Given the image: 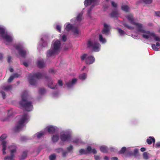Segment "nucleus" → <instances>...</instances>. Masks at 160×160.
Returning a JSON list of instances; mask_svg holds the SVG:
<instances>
[{"mask_svg":"<svg viewBox=\"0 0 160 160\" xmlns=\"http://www.w3.org/2000/svg\"><path fill=\"white\" fill-rule=\"evenodd\" d=\"M127 18L128 21L129 23L131 25H130L128 24L125 25L128 28L132 29L134 28H136L137 29L138 32L143 33L142 35L143 38L146 39L153 38L156 41H160V37L157 36L152 32L143 30L141 24L135 22L133 21V17L132 15H128L127 17Z\"/></svg>","mask_w":160,"mask_h":160,"instance_id":"f257e3e1","label":"nucleus"},{"mask_svg":"<svg viewBox=\"0 0 160 160\" xmlns=\"http://www.w3.org/2000/svg\"><path fill=\"white\" fill-rule=\"evenodd\" d=\"M28 92L25 91L22 95V100L19 102V104L22 108L29 112L32 110L33 106L31 101L27 100Z\"/></svg>","mask_w":160,"mask_h":160,"instance_id":"f03ea898","label":"nucleus"},{"mask_svg":"<svg viewBox=\"0 0 160 160\" xmlns=\"http://www.w3.org/2000/svg\"><path fill=\"white\" fill-rule=\"evenodd\" d=\"M45 78L49 79L50 77L45 73L38 72L35 73H30L28 76V80L30 84L34 85L36 84L37 80L40 79Z\"/></svg>","mask_w":160,"mask_h":160,"instance_id":"7ed1b4c3","label":"nucleus"},{"mask_svg":"<svg viewBox=\"0 0 160 160\" xmlns=\"http://www.w3.org/2000/svg\"><path fill=\"white\" fill-rule=\"evenodd\" d=\"M61 43L58 40L56 41L51 46L50 49L48 51L47 56L49 57L56 54H58L60 52Z\"/></svg>","mask_w":160,"mask_h":160,"instance_id":"20e7f679","label":"nucleus"},{"mask_svg":"<svg viewBox=\"0 0 160 160\" xmlns=\"http://www.w3.org/2000/svg\"><path fill=\"white\" fill-rule=\"evenodd\" d=\"M29 117L27 113H24L22 116L21 118L18 122L17 125L14 128L15 132H18L22 129L25 126V123L28 122Z\"/></svg>","mask_w":160,"mask_h":160,"instance_id":"39448f33","label":"nucleus"},{"mask_svg":"<svg viewBox=\"0 0 160 160\" xmlns=\"http://www.w3.org/2000/svg\"><path fill=\"white\" fill-rule=\"evenodd\" d=\"M87 45L88 48L95 52H98L99 50L100 44L97 42L92 41L89 40L88 41Z\"/></svg>","mask_w":160,"mask_h":160,"instance_id":"423d86ee","label":"nucleus"},{"mask_svg":"<svg viewBox=\"0 0 160 160\" xmlns=\"http://www.w3.org/2000/svg\"><path fill=\"white\" fill-rule=\"evenodd\" d=\"M15 48L18 52L19 55L22 58H25L26 55V51L22 49V46L20 45H17L14 46Z\"/></svg>","mask_w":160,"mask_h":160,"instance_id":"0eeeda50","label":"nucleus"},{"mask_svg":"<svg viewBox=\"0 0 160 160\" xmlns=\"http://www.w3.org/2000/svg\"><path fill=\"white\" fill-rule=\"evenodd\" d=\"M71 138V136L68 134H63L61 135L60 139L63 142L68 141Z\"/></svg>","mask_w":160,"mask_h":160,"instance_id":"6e6552de","label":"nucleus"},{"mask_svg":"<svg viewBox=\"0 0 160 160\" xmlns=\"http://www.w3.org/2000/svg\"><path fill=\"white\" fill-rule=\"evenodd\" d=\"M77 81V79L76 78H74L72 79V81H69L68 82H66V85L68 88H70L76 84Z\"/></svg>","mask_w":160,"mask_h":160,"instance_id":"1a4fd4ad","label":"nucleus"},{"mask_svg":"<svg viewBox=\"0 0 160 160\" xmlns=\"http://www.w3.org/2000/svg\"><path fill=\"white\" fill-rule=\"evenodd\" d=\"M95 61V58L93 56H91L86 58V63L88 64L92 63Z\"/></svg>","mask_w":160,"mask_h":160,"instance_id":"9d476101","label":"nucleus"},{"mask_svg":"<svg viewBox=\"0 0 160 160\" xmlns=\"http://www.w3.org/2000/svg\"><path fill=\"white\" fill-rule=\"evenodd\" d=\"M7 142L5 141H2L1 143V145H2V151L3 155H5L6 154L5 151L7 149Z\"/></svg>","mask_w":160,"mask_h":160,"instance_id":"9b49d317","label":"nucleus"},{"mask_svg":"<svg viewBox=\"0 0 160 160\" xmlns=\"http://www.w3.org/2000/svg\"><path fill=\"white\" fill-rule=\"evenodd\" d=\"M86 151L87 154L92 153L93 154L97 153V151L96 149L94 148L92 149L90 146L87 147Z\"/></svg>","mask_w":160,"mask_h":160,"instance_id":"f8f14e48","label":"nucleus"},{"mask_svg":"<svg viewBox=\"0 0 160 160\" xmlns=\"http://www.w3.org/2000/svg\"><path fill=\"white\" fill-rule=\"evenodd\" d=\"M47 131L48 133L50 134H52L54 133L56 131L55 128L53 126H49L47 128Z\"/></svg>","mask_w":160,"mask_h":160,"instance_id":"ddd939ff","label":"nucleus"},{"mask_svg":"<svg viewBox=\"0 0 160 160\" xmlns=\"http://www.w3.org/2000/svg\"><path fill=\"white\" fill-rule=\"evenodd\" d=\"M7 42H11L12 39V37L9 35L8 34L4 35L2 37Z\"/></svg>","mask_w":160,"mask_h":160,"instance_id":"4468645a","label":"nucleus"},{"mask_svg":"<svg viewBox=\"0 0 160 160\" xmlns=\"http://www.w3.org/2000/svg\"><path fill=\"white\" fill-rule=\"evenodd\" d=\"M109 31V26L106 23L104 24V28L102 30L103 32L105 34L107 33Z\"/></svg>","mask_w":160,"mask_h":160,"instance_id":"2eb2a0df","label":"nucleus"},{"mask_svg":"<svg viewBox=\"0 0 160 160\" xmlns=\"http://www.w3.org/2000/svg\"><path fill=\"white\" fill-rule=\"evenodd\" d=\"M111 17L112 18H117L118 16V13L117 10H114L110 14Z\"/></svg>","mask_w":160,"mask_h":160,"instance_id":"dca6fc26","label":"nucleus"},{"mask_svg":"<svg viewBox=\"0 0 160 160\" xmlns=\"http://www.w3.org/2000/svg\"><path fill=\"white\" fill-rule=\"evenodd\" d=\"M96 0H85L84 1V5L85 7H87L90 5L92 3L95 2Z\"/></svg>","mask_w":160,"mask_h":160,"instance_id":"f3484780","label":"nucleus"},{"mask_svg":"<svg viewBox=\"0 0 160 160\" xmlns=\"http://www.w3.org/2000/svg\"><path fill=\"white\" fill-rule=\"evenodd\" d=\"M73 26L69 23L67 24L65 28V30L67 31H69L71 30H72L73 29H74Z\"/></svg>","mask_w":160,"mask_h":160,"instance_id":"a211bd4d","label":"nucleus"},{"mask_svg":"<svg viewBox=\"0 0 160 160\" xmlns=\"http://www.w3.org/2000/svg\"><path fill=\"white\" fill-rule=\"evenodd\" d=\"M147 142L149 144H151L152 142L154 143L155 142V139L154 138L149 137L148 138L147 140Z\"/></svg>","mask_w":160,"mask_h":160,"instance_id":"6ab92c4d","label":"nucleus"},{"mask_svg":"<svg viewBox=\"0 0 160 160\" xmlns=\"http://www.w3.org/2000/svg\"><path fill=\"white\" fill-rule=\"evenodd\" d=\"M100 150L101 152L104 153H107L108 152V148L106 146L100 147Z\"/></svg>","mask_w":160,"mask_h":160,"instance_id":"aec40b11","label":"nucleus"},{"mask_svg":"<svg viewBox=\"0 0 160 160\" xmlns=\"http://www.w3.org/2000/svg\"><path fill=\"white\" fill-rule=\"evenodd\" d=\"M48 86L51 89H55L56 88V87L57 86V85H53L52 81H49L48 83Z\"/></svg>","mask_w":160,"mask_h":160,"instance_id":"412c9836","label":"nucleus"},{"mask_svg":"<svg viewBox=\"0 0 160 160\" xmlns=\"http://www.w3.org/2000/svg\"><path fill=\"white\" fill-rule=\"evenodd\" d=\"M52 139L53 142H56L59 140V137L57 135H54L52 137Z\"/></svg>","mask_w":160,"mask_h":160,"instance_id":"4be33fe9","label":"nucleus"},{"mask_svg":"<svg viewBox=\"0 0 160 160\" xmlns=\"http://www.w3.org/2000/svg\"><path fill=\"white\" fill-rule=\"evenodd\" d=\"M44 63L43 61H38V65L39 68H42L44 66Z\"/></svg>","mask_w":160,"mask_h":160,"instance_id":"5701e85b","label":"nucleus"},{"mask_svg":"<svg viewBox=\"0 0 160 160\" xmlns=\"http://www.w3.org/2000/svg\"><path fill=\"white\" fill-rule=\"evenodd\" d=\"M27 156V152L26 151H23L22 154L20 157V159L23 160L26 158Z\"/></svg>","mask_w":160,"mask_h":160,"instance_id":"b1692460","label":"nucleus"},{"mask_svg":"<svg viewBox=\"0 0 160 160\" xmlns=\"http://www.w3.org/2000/svg\"><path fill=\"white\" fill-rule=\"evenodd\" d=\"M87 77V74L86 73H83L79 75V78L81 80H84L86 79Z\"/></svg>","mask_w":160,"mask_h":160,"instance_id":"393cba45","label":"nucleus"},{"mask_svg":"<svg viewBox=\"0 0 160 160\" xmlns=\"http://www.w3.org/2000/svg\"><path fill=\"white\" fill-rule=\"evenodd\" d=\"M79 153L80 155L83 154H87L86 150H84L83 149H81L79 150Z\"/></svg>","mask_w":160,"mask_h":160,"instance_id":"a878e982","label":"nucleus"},{"mask_svg":"<svg viewBox=\"0 0 160 160\" xmlns=\"http://www.w3.org/2000/svg\"><path fill=\"white\" fill-rule=\"evenodd\" d=\"M56 158V155L55 154L51 155L49 156V158L50 160H55Z\"/></svg>","mask_w":160,"mask_h":160,"instance_id":"bb28decb","label":"nucleus"},{"mask_svg":"<svg viewBox=\"0 0 160 160\" xmlns=\"http://www.w3.org/2000/svg\"><path fill=\"white\" fill-rule=\"evenodd\" d=\"M7 137V135L6 134H2L0 137V141H2L5 139Z\"/></svg>","mask_w":160,"mask_h":160,"instance_id":"cd10ccee","label":"nucleus"},{"mask_svg":"<svg viewBox=\"0 0 160 160\" xmlns=\"http://www.w3.org/2000/svg\"><path fill=\"white\" fill-rule=\"evenodd\" d=\"M122 9L125 11H127L129 10V8L127 5H123L122 7Z\"/></svg>","mask_w":160,"mask_h":160,"instance_id":"c85d7f7f","label":"nucleus"},{"mask_svg":"<svg viewBox=\"0 0 160 160\" xmlns=\"http://www.w3.org/2000/svg\"><path fill=\"white\" fill-rule=\"evenodd\" d=\"M99 39L100 42L104 43L106 42V40L105 38H103L102 35L100 34L99 35Z\"/></svg>","mask_w":160,"mask_h":160,"instance_id":"c756f323","label":"nucleus"},{"mask_svg":"<svg viewBox=\"0 0 160 160\" xmlns=\"http://www.w3.org/2000/svg\"><path fill=\"white\" fill-rule=\"evenodd\" d=\"M72 32L75 34H78L79 33V31L76 27H74V29H73Z\"/></svg>","mask_w":160,"mask_h":160,"instance_id":"7c9ffc66","label":"nucleus"},{"mask_svg":"<svg viewBox=\"0 0 160 160\" xmlns=\"http://www.w3.org/2000/svg\"><path fill=\"white\" fill-rule=\"evenodd\" d=\"M45 134L44 132H40L38 133L37 137L38 138H40L42 137Z\"/></svg>","mask_w":160,"mask_h":160,"instance_id":"2f4dec72","label":"nucleus"},{"mask_svg":"<svg viewBox=\"0 0 160 160\" xmlns=\"http://www.w3.org/2000/svg\"><path fill=\"white\" fill-rule=\"evenodd\" d=\"M5 33V30L4 28L0 27V34H1L2 37L3 36Z\"/></svg>","mask_w":160,"mask_h":160,"instance_id":"473e14b6","label":"nucleus"},{"mask_svg":"<svg viewBox=\"0 0 160 160\" xmlns=\"http://www.w3.org/2000/svg\"><path fill=\"white\" fill-rule=\"evenodd\" d=\"M12 88V87L11 86H4L3 87V89L5 91H8Z\"/></svg>","mask_w":160,"mask_h":160,"instance_id":"72a5a7b5","label":"nucleus"},{"mask_svg":"<svg viewBox=\"0 0 160 160\" xmlns=\"http://www.w3.org/2000/svg\"><path fill=\"white\" fill-rule=\"evenodd\" d=\"M82 15V14H81L80 13L78 15V16H77V18H76L77 20L79 22L81 21Z\"/></svg>","mask_w":160,"mask_h":160,"instance_id":"f704fd0d","label":"nucleus"},{"mask_svg":"<svg viewBox=\"0 0 160 160\" xmlns=\"http://www.w3.org/2000/svg\"><path fill=\"white\" fill-rule=\"evenodd\" d=\"M45 92V90L44 88H40L39 90V92L40 94H43Z\"/></svg>","mask_w":160,"mask_h":160,"instance_id":"c9c22d12","label":"nucleus"},{"mask_svg":"<svg viewBox=\"0 0 160 160\" xmlns=\"http://www.w3.org/2000/svg\"><path fill=\"white\" fill-rule=\"evenodd\" d=\"M152 49L155 51H158L159 50V48H157L155 44H152Z\"/></svg>","mask_w":160,"mask_h":160,"instance_id":"e433bc0d","label":"nucleus"},{"mask_svg":"<svg viewBox=\"0 0 160 160\" xmlns=\"http://www.w3.org/2000/svg\"><path fill=\"white\" fill-rule=\"evenodd\" d=\"M14 76H13V75L11 76H10L9 78H8V82H11L14 79Z\"/></svg>","mask_w":160,"mask_h":160,"instance_id":"4c0bfd02","label":"nucleus"},{"mask_svg":"<svg viewBox=\"0 0 160 160\" xmlns=\"http://www.w3.org/2000/svg\"><path fill=\"white\" fill-rule=\"evenodd\" d=\"M143 155V158L145 159H147L148 158V154L147 152H144Z\"/></svg>","mask_w":160,"mask_h":160,"instance_id":"58836bf2","label":"nucleus"},{"mask_svg":"<svg viewBox=\"0 0 160 160\" xmlns=\"http://www.w3.org/2000/svg\"><path fill=\"white\" fill-rule=\"evenodd\" d=\"M0 93L2 95L3 99H5L6 97V95L5 92L2 91H1L0 92Z\"/></svg>","mask_w":160,"mask_h":160,"instance_id":"ea45409f","label":"nucleus"},{"mask_svg":"<svg viewBox=\"0 0 160 160\" xmlns=\"http://www.w3.org/2000/svg\"><path fill=\"white\" fill-rule=\"evenodd\" d=\"M87 56V54H84L82 55L81 57V60H84L86 58Z\"/></svg>","mask_w":160,"mask_h":160,"instance_id":"a19ab883","label":"nucleus"},{"mask_svg":"<svg viewBox=\"0 0 160 160\" xmlns=\"http://www.w3.org/2000/svg\"><path fill=\"white\" fill-rule=\"evenodd\" d=\"M73 149V147L72 145H70L67 148V150L68 152H70Z\"/></svg>","mask_w":160,"mask_h":160,"instance_id":"79ce46f5","label":"nucleus"},{"mask_svg":"<svg viewBox=\"0 0 160 160\" xmlns=\"http://www.w3.org/2000/svg\"><path fill=\"white\" fill-rule=\"evenodd\" d=\"M117 151L116 149L112 148H111L108 149V152H116Z\"/></svg>","mask_w":160,"mask_h":160,"instance_id":"37998d69","label":"nucleus"},{"mask_svg":"<svg viewBox=\"0 0 160 160\" xmlns=\"http://www.w3.org/2000/svg\"><path fill=\"white\" fill-rule=\"evenodd\" d=\"M56 29L57 30L59 31L60 32H61V27L59 25H57L56 26Z\"/></svg>","mask_w":160,"mask_h":160,"instance_id":"c03bdc74","label":"nucleus"},{"mask_svg":"<svg viewBox=\"0 0 160 160\" xmlns=\"http://www.w3.org/2000/svg\"><path fill=\"white\" fill-rule=\"evenodd\" d=\"M17 151V148L16 146H15L14 148L10 150V152L11 153H14L16 152Z\"/></svg>","mask_w":160,"mask_h":160,"instance_id":"a18cd8bd","label":"nucleus"},{"mask_svg":"<svg viewBox=\"0 0 160 160\" xmlns=\"http://www.w3.org/2000/svg\"><path fill=\"white\" fill-rule=\"evenodd\" d=\"M145 3L147 4H150L152 2V0H144Z\"/></svg>","mask_w":160,"mask_h":160,"instance_id":"49530a36","label":"nucleus"},{"mask_svg":"<svg viewBox=\"0 0 160 160\" xmlns=\"http://www.w3.org/2000/svg\"><path fill=\"white\" fill-rule=\"evenodd\" d=\"M62 40L64 42L66 41L67 40V38L66 36L65 35H62Z\"/></svg>","mask_w":160,"mask_h":160,"instance_id":"de8ad7c7","label":"nucleus"},{"mask_svg":"<svg viewBox=\"0 0 160 160\" xmlns=\"http://www.w3.org/2000/svg\"><path fill=\"white\" fill-rule=\"evenodd\" d=\"M58 83L59 85V86H62L63 85L62 81L60 80H58Z\"/></svg>","mask_w":160,"mask_h":160,"instance_id":"09e8293b","label":"nucleus"},{"mask_svg":"<svg viewBox=\"0 0 160 160\" xmlns=\"http://www.w3.org/2000/svg\"><path fill=\"white\" fill-rule=\"evenodd\" d=\"M11 59H12V57L11 56H8V58H7V61H8V62L9 63H10L11 62Z\"/></svg>","mask_w":160,"mask_h":160,"instance_id":"8fccbe9b","label":"nucleus"},{"mask_svg":"<svg viewBox=\"0 0 160 160\" xmlns=\"http://www.w3.org/2000/svg\"><path fill=\"white\" fill-rule=\"evenodd\" d=\"M111 4H112V6L114 7V8H116L117 6V4L116 3H115L113 1H112V2H111Z\"/></svg>","mask_w":160,"mask_h":160,"instance_id":"3c124183","label":"nucleus"},{"mask_svg":"<svg viewBox=\"0 0 160 160\" xmlns=\"http://www.w3.org/2000/svg\"><path fill=\"white\" fill-rule=\"evenodd\" d=\"M126 148L125 147H124L122 148L121 150V153H123L124 152V151L126 150Z\"/></svg>","mask_w":160,"mask_h":160,"instance_id":"603ef678","label":"nucleus"},{"mask_svg":"<svg viewBox=\"0 0 160 160\" xmlns=\"http://www.w3.org/2000/svg\"><path fill=\"white\" fill-rule=\"evenodd\" d=\"M73 142L75 143H78L80 142L79 139H77L73 141Z\"/></svg>","mask_w":160,"mask_h":160,"instance_id":"864d4df0","label":"nucleus"},{"mask_svg":"<svg viewBox=\"0 0 160 160\" xmlns=\"http://www.w3.org/2000/svg\"><path fill=\"white\" fill-rule=\"evenodd\" d=\"M49 72L50 73H54L55 72L54 69L53 68H51V69H50L49 71Z\"/></svg>","mask_w":160,"mask_h":160,"instance_id":"5fc2aeb1","label":"nucleus"},{"mask_svg":"<svg viewBox=\"0 0 160 160\" xmlns=\"http://www.w3.org/2000/svg\"><path fill=\"white\" fill-rule=\"evenodd\" d=\"M95 159L96 160H100V157L98 155H95Z\"/></svg>","mask_w":160,"mask_h":160,"instance_id":"6e6d98bb","label":"nucleus"},{"mask_svg":"<svg viewBox=\"0 0 160 160\" xmlns=\"http://www.w3.org/2000/svg\"><path fill=\"white\" fill-rule=\"evenodd\" d=\"M13 76H14V78H18L19 76V75L17 73H15L14 74V75H13Z\"/></svg>","mask_w":160,"mask_h":160,"instance_id":"4d7b16f0","label":"nucleus"},{"mask_svg":"<svg viewBox=\"0 0 160 160\" xmlns=\"http://www.w3.org/2000/svg\"><path fill=\"white\" fill-rule=\"evenodd\" d=\"M22 64L26 67H27L28 66V64L26 62H23Z\"/></svg>","mask_w":160,"mask_h":160,"instance_id":"13d9d810","label":"nucleus"},{"mask_svg":"<svg viewBox=\"0 0 160 160\" xmlns=\"http://www.w3.org/2000/svg\"><path fill=\"white\" fill-rule=\"evenodd\" d=\"M92 7H93L92 6L89 8V9L88 10V13H90L91 11H92Z\"/></svg>","mask_w":160,"mask_h":160,"instance_id":"bf43d9fd","label":"nucleus"},{"mask_svg":"<svg viewBox=\"0 0 160 160\" xmlns=\"http://www.w3.org/2000/svg\"><path fill=\"white\" fill-rule=\"evenodd\" d=\"M156 146L157 147H160V142H158L156 143Z\"/></svg>","mask_w":160,"mask_h":160,"instance_id":"052dcab7","label":"nucleus"},{"mask_svg":"<svg viewBox=\"0 0 160 160\" xmlns=\"http://www.w3.org/2000/svg\"><path fill=\"white\" fill-rule=\"evenodd\" d=\"M118 158L117 157H114L111 158L112 160H118Z\"/></svg>","mask_w":160,"mask_h":160,"instance_id":"680f3d73","label":"nucleus"},{"mask_svg":"<svg viewBox=\"0 0 160 160\" xmlns=\"http://www.w3.org/2000/svg\"><path fill=\"white\" fill-rule=\"evenodd\" d=\"M156 46L157 47V48H159V49L160 48V45L159 43L157 42L156 44Z\"/></svg>","mask_w":160,"mask_h":160,"instance_id":"e2e57ef3","label":"nucleus"},{"mask_svg":"<svg viewBox=\"0 0 160 160\" xmlns=\"http://www.w3.org/2000/svg\"><path fill=\"white\" fill-rule=\"evenodd\" d=\"M141 151L143 152L145 151L146 149L144 148H142L140 149Z\"/></svg>","mask_w":160,"mask_h":160,"instance_id":"0e129e2a","label":"nucleus"},{"mask_svg":"<svg viewBox=\"0 0 160 160\" xmlns=\"http://www.w3.org/2000/svg\"><path fill=\"white\" fill-rule=\"evenodd\" d=\"M157 16L160 17V12H157L156 13Z\"/></svg>","mask_w":160,"mask_h":160,"instance_id":"69168bd1","label":"nucleus"},{"mask_svg":"<svg viewBox=\"0 0 160 160\" xmlns=\"http://www.w3.org/2000/svg\"><path fill=\"white\" fill-rule=\"evenodd\" d=\"M9 160H15L14 159V158L11 157V156H9Z\"/></svg>","mask_w":160,"mask_h":160,"instance_id":"338daca9","label":"nucleus"},{"mask_svg":"<svg viewBox=\"0 0 160 160\" xmlns=\"http://www.w3.org/2000/svg\"><path fill=\"white\" fill-rule=\"evenodd\" d=\"M5 160H9V156H6L4 158Z\"/></svg>","mask_w":160,"mask_h":160,"instance_id":"774afa93","label":"nucleus"}]
</instances>
